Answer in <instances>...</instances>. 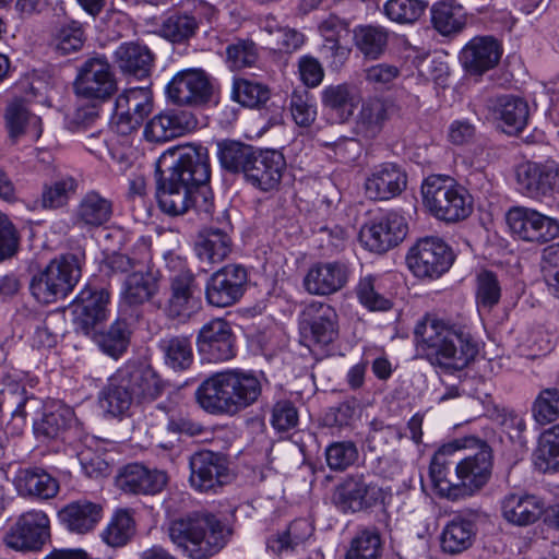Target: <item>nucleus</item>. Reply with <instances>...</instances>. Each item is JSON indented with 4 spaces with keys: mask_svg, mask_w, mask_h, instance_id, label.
<instances>
[{
    "mask_svg": "<svg viewBox=\"0 0 559 559\" xmlns=\"http://www.w3.org/2000/svg\"><path fill=\"white\" fill-rule=\"evenodd\" d=\"M263 384L252 371L228 369L206 378L195 391L201 408L213 415H235L253 405Z\"/></svg>",
    "mask_w": 559,
    "mask_h": 559,
    "instance_id": "nucleus-1",
    "label": "nucleus"
},
{
    "mask_svg": "<svg viewBox=\"0 0 559 559\" xmlns=\"http://www.w3.org/2000/svg\"><path fill=\"white\" fill-rule=\"evenodd\" d=\"M428 361L445 372L462 370L477 355V347L463 328L441 320L424 319L414 331Z\"/></svg>",
    "mask_w": 559,
    "mask_h": 559,
    "instance_id": "nucleus-2",
    "label": "nucleus"
},
{
    "mask_svg": "<svg viewBox=\"0 0 559 559\" xmlns=\"http://www.w3.org/2000/svg\"><path fill=\"white\" fill-rule=\"evenodd\" d=\"M171 542L192 559H205L225 545V528L213 514L195 512L168 526Z\"/></svg>",
    "mask_w": 559,
    "mask_h": 559,
    "instance_id": "nucleus-3",
    "label": "nucleus"
},
{
    "mask_svg": "<svg viewBox=\"0 0 559 559\" xmlns=\"http://www.w3.org/2000/svg\"><path fill=\"white\" fill-rule=\"evenodd\" d=\"M84 260V252L66 253L51 260L33 275L29 282L32 296L44 305L66 298L81 277Z\"/></svg>",
    "mask_w": 559,
    "mask_h": 559,
    "instance_id": "nucleus-4",
    "label": "nucleus"
},
{
    "mask_svg": "<svg viewBox=\"0 0 559 559\" xmlns=\"http://www.w3.org/2000/svg\"><path fill=\"white\" fill-rule=\"evenodd\" d=\"M421 194L424 205L440 221L455 223L472 213L469 195L450 176H429L421 185Z\"/></svg>",
    "mask_w": 559,
    "mask_h": 559,
    "instance_id": "nucleus-5",
    "label": "nucleus"
},
{
    "mask_svg": "<svg viewBox=\"0 0 559 559\" xmlns=\"http://www.w3.org/2000/svg\"><path fill=\"white\" fill-rule=\"evenodd\" d=\"M454 255L451 248L439 237L419 239L406 255L412 273L419 278H438L452 265Z\"/></svg>",
    "mask_w": 559,
    "mask_h": 559,
    "instance_id": "nucleus-6",
    "label": "nucleus"
},
{
    "mask_svg": "<svg viewBox=\"0 0 559 559\" xmlns=\"http://www.w3.org/2000/svg\"><path fill=\"white\" fill-rule=\"evenodd\" d=\"M384 491L364 474L345 476L334 488L332 501L344 513L360 512L383 502Z\"/></svg>",
    "mask_w": 559,
    "mask_h": 559,
    "instance_id": "nucleus-7",
    "label": "nucleus"
},
{
    "mask_svg": "<svg viewBox=\"0 0 559 559\" xmlns=\"http://www.w3.org/2000/svg\"><path fill=\"white\" fill-rule=\"evenodd\" d=\"M337 313L330 305L313 301L302 311L301 343L309 349L323 348L337 337Z\"/></svg>",
    "mask_w": 559,
    "mask_h": 559,
    "instance_id": "nucleus-8",
    "label": "nucleus"
},
{
    "mask_svg": "<svg viewBox=\"0 0 559 559\" xmlns=\"http://www.w3.org/2000/svg\"><path fill=\"white\" fill-rule=\"evenodd\" d=\"M153 109L147 88L134 87L122 92L115 102L111 128L121 135L136 131Z\"/></svg>",
    "mask_w": 559,
    "mask_h": 559,
    "instance_id": "nucleus-9",
    "label": "nucleus"
},
{
    "mask_svg": "<svg viewBox=\"0 0 559 559\" xmlns=\"http://www.w3.org/2000/svg\"><path fill=\"white\" fill-rule=\"evenodd\" d=\"M511 231L528 242L545 243L559 236L557 219L525 206H514L507 213Z\"/></svg>",
    "mask_w": 559,
    "mask_h": 559,
    "instance_id": "nucleus-10",
    "label": "nucleus"
},
{
    "mask_svg": "<svg viewBox=\"0 0 559 559\" xmlns=\"http://www.w3.org/2000/svg\"><path fill=\"white\" fill-rule=\"evenodd\" d=\"M74 88L85 98L107 99L117 91L111 66L104 56L88 58L79 69Z\"/></svg>",
    "mask_w": 559,
    "mask_h": 559,
    "instance_id": "nucleus-11",
    "label": "nucleus"
},
{
    "mask_svg": "<svg viewBox=\"0 0 559 559\" xmlns=\"http://www.w3.org/2000/svg\"><path fill=\"white\" fill-rule=\"evenodd\" d=\"M50 538V525L47 514L32 510L20 515L5 534V545L20 551H38Z\"/></svg>",
    "mask_w": 559,
    "mask_h": 559,
    "instance_id": "nucleus-12",
    "label": "nucleus"
},
{
    "mask_svg": "<svg viewBox=\"0 0 559 559\" xmlns=\"http://www.w3.org/2000/svg\"><path fill=\"white\" fill-rule=\"evenodd\" d=\"M493 467L491 448L481 442L478 450L455 463V480H459L460 498L472 496L489 481Z\"/></svg>",
    "mask_w": 559,
    "mask_h": 559,
    "instance_id": "nucleus-13",
    "label": "nucleus"
},
{
    "mask_svg": "<svg viewBox=\"0 0 559 559\" xmlns=\"http://www.w3.org/2000/svg\"><path fill=\"white\" fill-rule=\"evenodd\" d=\"M407 231L405 218L396 212H390L364 225L359 238L370 251L382 253L402 242Z\"/></svg>",
    "mask_w": 559,
    "mask_h": 559,
    "instance_id": "nucleus-14",
    "label": "nucleus"
},
{
    "mask_svg": "<svg viewBox=\"0 0 559 559\" xmlns=\"http://www.w3.org/2000/svg\"><path fill=\"white\" fill-rule=\"evenodd\" d=\"M110 295L105 288L86 285L73 304V324L76 331L91 335L107 320Z\"/></svg>",
    "mask_w": 559,
    "mask_h": 559,
    "instance_id": "nucleus-15",
    "label": "nucleus"
},
{
    "mask_svg": "<svg viewBox=\"0 0 559 559\" xmlns=\"http://www.w3.org/2000/svg\"><path fill=\"white\" fill-rule=\"evenodd\" d=\"M247 281V271L239 264H229L219 269L206 283L207 302L218 308L236 304L245 293Z\"/></svg>",
    "mask_w": 559,
    "mask_h": 559,
    "instance_id": "nucleus-16",
    "label": "nucleus"
},
{
    "mask_svg": "<svg viewBox=\"0 0 559 559\" xmlns=\"http://www.w3.org/2000/svg\"><path fill=\"white\" fill-rule=\"evenodd\" d=\"M515 175L520 192L532 199L550 195L559 187V164L554 160L522 163Z\"/></svg>",
    "mask_w": 559,
    "mask_h": 559,
    "instance_id": "nucleus-17",
    "label": "nucleus"
},
{
    "mask_svg": "<svg viewBox=\"0 0 559 559\" xmlns=\"http://www.w3.org/2000/svg\"><path fill=\"white\" fill-rule=\"evenodd\" d=\"M199 354L209 361H226L235 356V336L231 325L222 318L205 323L195 340Z\"/></svg>",
    "mask_w": 559,
    "mask_h": 559,
    "instance_id": "nucleus-18",
    "label": "nucleus"
},
{
    "mask_svg": "<svg viewBox=\"0 0 559 559\" xmlns=\"http://www.w3.org/2000/svg\"><path fill=\"white\" fill-rule=\"evenodd\" d=\"M169 153L176 160L169 168L168 176L178 177L181 183L192 190L195 186L210 182L211 169L206 148L183 146Z\"/></svg>",
    "mask_w": 559,
    "mask_h": 559,
    "instance_id": "nucleus-19",
    "label": "nucleus"
},
{
    "mask_svg": "<svg viewBox=\"0 0 559 559\" xmlns=\"http://www.w3.org/2000/svg\"><path fill=\"white\" fill-rule=\"evenodd\" d=\"M189 483L200 492L215 490L223 486L228 477L226 459L217 452L202 450L193 453L189 459Z\"/></svg>",
    "mask_w": 559,
    "mask_h": 559,
    "instance_id": "nucleus-20",
    "label": "nucleus"
},
{
    "mask_svg": "<svg viewBox=\"0 0 559 559\" xmlns=\"http://www.w3.org/2000/svg\"><path fill=\"white\" fill-rule=\"evenodd\" d=\"M195 116L187 109H166L147 121L144 139L151 143H165L182 136L197 128Z\"/></svg>",
    "mask_w": 559,
    "mask_h": 559,
    "instance_id": "nucleus-21",
    "label": "nucleus"
},
{
    "mask_svg": "<svg viewBox=\"0 0 559 559\" xmlns=\"http://www.w3.org/2000/svg\"><path fill=\"white\" fill-rule=\"evenodd\" d=\"M212 86L201 69H187L176 73L166 86L168 99L177 105H200L210 99Z\"/></svg>",
    "mask_w": 559,
    "mask_h": 559,
    "instance_id": "nucleus-22",
    "label": "nucleus"
},
{
    "mask_svg": "<svg viewBox=\"0 0 559 559\" xmlns=\"http://www.w3.org/2000/svg\"><path fill=\"white\" fill-rule=\"evenodd\" d=\"M197 288L195 276L190 270H182L169 280V296L164 313L170 320L187 322L194 312Z\"/></svg>",
    "mask_w": 559,
    "mask_h": 559,
    "instance_id": "nucleus-23",
    "label": "nucleus"
},
{
    "mask_svg": "<svg viewBox=\"0 0 559 559\" xmlns=\"http://www.w3.org/2000/svg\"><path fill=\"white\" fill-rule=\"evenodd\" d=\"M407 186L405 171L394 163L376 166L365 181V192L370 200H390L400 195Z\"/></svg>",
    "mask_w": 559,
    "mask_h": 559,
    "instance_id": "nucleus-24",
    "label": "nucleus"
},
{
    "mask_svg": "<svg viewBox=\"0 0 559 559\" xmlns=\"http://www.w3.org/2000/svg\"><path fill=\"white\" fill-rule=\"evenodd\" d=\"M285 169L283 155L273 150H258L243 177L253 187L270 191L276 188Z\"/></svg>",
    "mask_w": 559,
    "mask_h": 559,
    "instance_id": "nucleus-25",
    "label": "nucleus"
},
{
    "mask_svg": "<svg viewBox=\"0 0 559 559\" xmlns=\"http://www.w3.org/2000/svg\"><path fill=\"white\" fill-rule=\"evenodd\" d=\"M502 55L500 44L491 36H477L462 49L460 59L469 74L480 75L495 68Z\"/></svg>",
    "mask_w": 559,
    "mask_h": 559,
    "instance_id": "nucleus-26",
    "label": "nucleus"
},
{
    "mask_svg": "<svg viewBox=\"0 0 559 559\" xmlns=\"http://www.w3.org/2000/svg\"><path fill=\"white\" fill-rule=\"evenodd\" d=\"M348 281V269L341 262H319L304 278V287L311 295L328 296L341 290Z\"/></svg>",
    "mask_w": 559,
    "mask_h": 559,
    "instance_id": "nucleus-27",
    "label": "nucleus"
},
{
    "mask_svg": "<svg viewBox=\"0 0 559 559\" xmlns=\"http://www.w3.org/2000/svg\"><path fill=\"white\" fill-rule=\"evenodd\" d=\"M4 124L11 144H15L22 136L28 135L36 141L41 135V119L32 114L27 100L22 97L13 98L4 111Z\"/></svg>",
    "mask_w": 559,
    "mask_h": 559,
    "instance_id": "nucleus-28",
    "label": "nucleus"
},
{
    "mask_svg": "<svg viewBox=\"0 0 559 559\" xmlns=\"http://www.w3.org/2000/svg\"><path fill=\"white\" fill-rule=\"evenodd\" d=\"M160 275L147 262L128 274L122 284L121 300L128 306H141L148 302L159 292Z\"/></svg>",
    "mask_w": 559,
    "mask_h": 559,
    "instance_id": "nucleus-29",
    "label": "nucleus"
},
{
    "mask_svg": "<svg viewBox=\"0 0 559 559\" xmlns=\"http://www.w3.org/2000/svg\"><path fill=\"white\" fill-rule=\"evenodd\" d=\"M114 203L98 191L86 192L73 211V224L87 230L105 226L112 216Z\"/></svg>",
    "mask_w": 559,
    "mask_h": 559,
    "instance_id": "nucleus-30",
    "label": "nucleus"
},
{
    "mask_svg": "<svg viewBox=\"0 0 559 559\" xmlns=\"http://www.w3.org/2000/svg\"><path fill=\"white\" fill-rule=\"evenodd\" d=\"M114 62L121 74L142 80L151 73L154 55L145 45L122 43L114 52Z\"/></svg>",
    "mask_w": 559,
    "mask_h": 559,
    "instance_id": "nucleus-31",
    "label": "nucleus"
},
{
    "mask_svg": "<svg viewBox=\"0 0 559 559\" xmlns=\"http://www.w3.org/2000/svg\"><path fill=\"white\" fill-rule=\"evenodd\" d=\"M13 484L22 497L39 500L55 498L59 492V483L40 467H24L16 472Z\"/></svg>",
    "mask_w": 559,
    "mask_h": 559,
    "instance_id": "nucleus-32",
    "label": "nucleus"
},
{
    "mask_svg": "<svg viewBox=\"0 0 559 559\" xmlns=\"http://www.w3.org/2000/svg\"><path fill=\"white\" fill-rule=\"evenodd\" d=\"M495 118L502 122V130L508 134L521 132L530 117L528 104L521 97L501 95L490 100Z\"/></svg>",
    "mask_w": 559,
    "mask_h": 559,
    "instance_id": "nucleus-33",
    "label": "nucleus"
},
{
    "mask_svg": "<svg viewBox=\"0 0 559 559\" xmlns=\"http://www.w3.org/2000/svg\"><path fill=\"white\" fill-rule=\"evenodd\" d=\"M100 504L88 500H76L64 506L58 513L61 524L75 534H86L95 528L102 519Z\"/></svg>",
    "mask_w": 559,
    "mask_h": 559,
    "instance_id": "nucleus-34",
    "label": "nucleus"
},
{
    "mask_svg": "<svg viewBox=\"0 0 559 559\" xmlns=\"http://www.w3.org/2000/svg\"><path fill=\"white\" fill-rule=\"evenodd\" d=\"M167 474L158 469H148L141 464H130L120 476L121 488L135 495H154L167 484Z\"/></svg>",
    "mask_w": 559,
    "mask_h": 559,
    "instance_id": "nucleus-35",
    "label": "nucleus"
},
{
    "mask_svg": "<svg viewBox=\"0 0 559 559\" xmlns=\"http://www.w3.org/2000/svg\"><path fill=\"white\" fill-rule=\"evenodd\" d=\"M543 502L534 495L511 493L501 503L503 518L511 524L527 526L535 523L543 513Z\"/></svg>",
    "mask_w": 559,
    "mask_h": 559,
    "instance_id": "nucleus-36",
    "label": "nucleus"
},
{
    "mask_svg": "<svg viewBox=\"0 0 559 559\" xmlns=\"http://www.w3.org/2000/svg\"><path fill=\"white\" fill-rule=\"evenodd\" d=\"M165 176L158 180L156 197L160 210L171 216L185 214L191 207L190 193L193 190L179 181Z\"/></svg>",
    "mask_w": 559,
    "mask_h": 559,
    "instance_id": "nucleus-37",
    "label": "nucleus"
},
{
    "mask_svg": "<svg viewBox=\"0 0 559 559\" xmlns=\"http://www.w3.org/2000/svg\"><path fill=\"white\" fill-rule=\"evenodd\" d=\"M454 452L455 449L451 444L440 448L431 460L429 476L435 489L441 497L457 500L460 499L459 480H455V475L449 477L451 474L450 467L454 463L449 460V455Z\"/></svg>",
    "mask_w": 559,
    "mask_h": 559,
    "instance_id": "nucleus-38",
    "label": "nucleus"
},
{
    "mask_svg": "<svg viewBox=\"0 0 559 559\" xmlns=\"http://www.w3.org/2000/svg\"><path fill=\"white\" fill-rule=\"evenodd\" d=\"M263 43L275 52L292 53L305 43L302 33L282 25L275 17L267 16L261 23Z\"/></svg>",
    "mask_w": 559,
    "mask_h": 559,
    "instance_id": "nucleus-39",
    "label": "nucleus"
},
{
    "mask_svg": "<svg viewBox=\"0 0 559 559\" xmlns=\"http://www.w3.org/2000/svg\"><path fill=\"white\" fill-rule=\"evenodd\" d=\"M157 349L166 367L176 372L188 370L193 364L194 355L189 336L167 335L159 338Z\"/></svg>",
    "mask_w": 559,
    "mask_h": 559,
    "instance_id": "nucleus-40",
    "label": "nucleus"
},
{
    "mask_svg": "<svg viewBox=\"0 0 559 559\" xmlns=\"http://www.w3.org/2000/svg\"><path fill=\"white\" fill-rule=\"evenodd\" d=\"M231 247L233 242L227 233L219 228H210L200 233L195 242V252L202 262L216 264L228 257Z\"/></svg>",
    "mask_w": 559,
    "mask_h": 559,
    "instance_id": "nucleus-41",
    "label": "nucleus"
},
{
    "mask_svg": "<svg viewBox=\"0 0 559 559\" xmlns=\"http://www.w3.org/2000/svg\"><path fill=\"white\" fill-rule=\"evenodd\" d=\"M388 119L389 105L383 99L370 98L361 106L355 132L367 140L376 139L381 133Z\"/></svg>",
    "mask_w": 559,
    "mask_h": 559,
    "instance_id": "nucleus-42",
    "label": "nucleus"
},
{
    "mask_svg": "<svg viewBox=\"0 0 559 559\" xmlns=\"http://www.w3.org/2000/svg\"><path fill=\"white\" fill-rule=\"evenodd\" d=\"M430 14L433 28L442 36L456 35L466 25V13L459 3L438 1L431 7Z\"/></svg>",
    "mask_w": 559,
    "mask_h": 559,
    "instance_id": "nucleus-43",
    "label": "nucleus"
},
{
    "mask_svg": "<svg viewBox=\"0 0 559 559\" xmlns=\"http://www.w3.org/2000/svg\"><path fill=\"white\" fill-rule=\"evenodd\" d=\"M2 400L12 408V416L25 421L27 417L37 415L44 407L43 400L20 382L9 383L2 390Z\"/></svg>",
    "mask_w": 559,
    "mask_h": 559,
    "instance_id": "nucleus-44",
    "label": "nucleus"
},
{
    "mask_svg": "<svg viewBox=\"0 0 559 559\" xmlns=\"http://www.w3.org/2000/svg\"><path fill=\"white\" fill-rule=\"evenodd\" d=\"M475 535V525L472 521L455 518L442 530L441 548L450 555L460 554L472 546Z\"/></svg>",
    "mask_w": 559,
    "mask_h": 559,
    "instance_id": "nucleus-45",
    "label": "nucleus"
},
{
    "mask_svg": "<svg viewBox=\"0 0 559 559\" xmlns=\"http://www.w3.org/2000/svg\"><path fill=\"white\" fill-rule=\"evenodd\" d=\"M257 151L251 145L234 140H224L217 143L221 166L233 174L245 175Z\"/></svg>",
    "mask_w": 559,
    "mask_h": 559,
    "instance_id": "nucleus-46",
    "label": "nucleus"
},
{
    "mask_svg": "<svg viewBox=\"0 0 559 559\" xmlns=\"http://www.w3.org/2000/svg\"><path fill=\"white\" fill-rule=\"evenodd\" d=\"M75 420L72 408L66 405H53L46 411L40 420L34 423L37 437L56 439L60 437Z\"/></svg>",
    "mask_w": 559,
    "mask_h": 559,
    "instance_id": "nucleus-47",
    "label": "nucleus"
},
{
    "mask_svg": "<svg viewBox=\"0 0 559 559\" xmlns=\"http://www.w3.org/2000/svg\"><path fill=\"white\" fill-rule=\"evenodd\" d=\"M131 332L126 320L117 319L105 332L91 334L100 350L112 358H119L128 348Z\"/></svg>",
    "mask_w": 559,
    "mask_h": 559,
    "instance_id": "nucleus-48",
    "label": "nucleus"
},
{
    "mask_svg": "<svg viewBox=\"0 0 559 559\" xmlns=\"http://www.w3.org/2000/svg\"><path fill=\"white\" fill-rule=\"evenodd\" d=\"M198 28L199 22L193 15L176 11L164 19L159 34L169 41L180 44L191 38Z\"/></svg>",
    "mask_w": 559,
    "mask_h": 559,
    "instance_id": "nucleus-49",
    "label": "nucleus"
},
{
    "mask_svg": "<svg viewBox=\"0 0 559 559\" xmlns=\"http://www.w3.org/2000/svg\"><path fill=\"white\" fill-rule=\"evenodd\" d=\"M116 381L115 376L109 379L107 386L102 392L99 403L102 408L108 414L120 416L130 408L134 397L126 386Z\"/></svg>",
    "mask_w": 559,
    "mask_h": 559,
    "instance_id": "nucleus-50",
    "label": "nucleus"
},
{
    "mask_svg": "<svg viewBox=\"0 0 559 559\" xmlns=\"http://www.w3.org/2000/svg\"><path fill=\"white\" fill-rule=\"evenodd\" d=\"M501 285L498 275L483 270L476 275L475 296L479 309L491 310L501 298Z\"/></svg>",
    "mask_w": 559,
    "mask_h": 559,
    "instance_id": "nucleus-51",
    "label": "nucleus"
},
{
    "mask_svg": "<svg viewBox=\"0 0 559 559\" xmlns=\"http://www.w3.org/2000/svg\"><path fill=\"white\" fill-rule=\"evenodd\" d=\"M357 48L370 59L379 58L388 44V33L376 26H361L354 32Z\"/></svg>",
    "mask_w": 559,
    "mask_h": 559,
    "instance_id": "nucleus-52",
    "label": "nucleus"
},
{
    "mask_svg": "<svg viewBox=\"0 0 559 559\" xmlns=\"http://www.w3.org/2000/svg\"><path fill=\"white\" fill-rule=\"evenodd\" d=\"M428 2L425 0H388L384 14L399 24H414L425 13Z\"/></svg>",
    "mask_w": 559,
    "mask_h": 559,
    "instance_id": "nucleus-53",
    "label": "nucleus"
},
{
    "mask_svg": "<svg viewBox=\"0 0 559 559\" xmlns=\"http://www.w3.org/2000/svg\"><path fill=\"white\" fill-rule=\"evenodd\" d=\"M382 542L376 530H364L350 542L345 559H380Z\"/></svg>",
    "mask_w": 559,
    "mask_h": 559,
    "instance_id": "nucleus-54",
    "label": "nucleus"
},
{
    "mask_svg": "<svg viewBox=\"0 0 559 559\" xmlns=\"http://www.w3.org/2000/svg\"><path fill=\"white\" fill-rule=\"evenodd\" d=\"M132 515L127 510H119L102 534L103 540L111 547L126 545L134 534Z\"/></svg>",
    "mask_w": 559,
    "mask_h": 559,
    "instance_id": "nucleus-55",
    "label": "nucleus"
},
{
    "mask_svg": "<svg viewBox=\"0 0 559 559\" xmlns=\"http://www.w3.org/2000/svg\"><path fill=\"white\" fill-rule=\"evenodd\" d=\"M533 418L539 425H548L559 418V390L546 388L536 396L532 405Z\"/></svg>",
    "mask_w": 559,
    "mask_h": 559,
    "instance_id": "nucleus-56",
    "label": "nucleus"
},
{
    "mask_svg": "<svg viewBox=\"0 0 559 559\" xmlns=\"http://www.w3.org/2000/svg\"><path fill=\"white\" fill-rule=\"evenodd\" d=\"M201 424L181 415L170 416L167 420L165 432L170 435L167 440H160L158 447L164 450H171L180 440V436L195 437L203 432Z\"/></svg>",
    "mask_w": 559,
    "mask_h": 559,
    "instance_id": "nucleus-57",
    "label": "nucleus"
},
{
    "mask_svg": "<svg viewBox=\"0 0 559 559\" xmlns=\"http://www.w3.org/2000/svg\"><path fill=\"white\" fill-rule=\"evenodd\" d=\"M289 109L295 123L299 127H310L317 117L313 96L305 88L295 90L290 95Z\"/></svg>",
    "mask_w": 559,
    "mask_h": 559,
    "instance_id": "nucleus-58",
    "label": "nucleus"
},
{
    "mask_svg": "<svg viewBox=\"0 0 559 559\" xmlns=\"http://www.w3.org/2000/svg\"><path fill=\"white\" fill-rule=\"evenodd\" d=\"M535 465L548 471L559 465V424L554 426L534 452Z\"/></svg>",
    "mask_w": 559,
    "mask_h": 559,
    "instance_id": "nucleus-59",
    "label": "nucleus"
},
{
    "mask_svg": "<svg viewBox=\"0 0 559 559\" xmlns=\"http://www.w3.org/2000/svg\"><path fill=\"white\" fill-rule=\"evenodd\" d=\"M233 98L246 107H258L270 98L266 86L248 80H237L234 83Z\"/></svg>",
    "mask_w": 559,
    "mask_h": 559,
    "instance_id": "nucleus-60",
    "label": "nucleus"
},
{
    "mask_svg": "<svg viewBox=\"0 0 559 559\" xmlns=\"http://www.w3.org/2000/svg\"><path fill=\"white\" fill-rule=\"evenodd\" d=\"M310 535V528L305 520H297L289 524L287 530L269 540V546L275 552L293 550L304 543Z\"/></svg>",
    "mask_w": 559,
    "mask_h": 559,
    "instance_id": "nucleus-61",
    "label": "nucleus"
},
{
    "mask_svg": "<svg viewBox=\"0 0 559 559\" xmlns=\"http://www.w3.org/2000/svg\"><path fill=\"white\" fill-rule=\"evenodd\" d=\"M84 41L83 28L79 23L72 22L62 26L57 32L52 40V46L59 55L67 56L79 51L83 47Z\"/></svg>",
    "mask_w": 559,
    "mask_h": 559,
    "instance_id": "nucleus-62",
    "label": "nucleus"
},
{
    "mask_svg": "<svg viewBox=\"0 0 559 559\" xmlns=\"http://www.w3.org/2000/svg\"><path fill=\"white\" fill-rule=\"evenodd\" d=\"M78 183L72 177L62 178L51 186H45L41 193V205L45 209L64 206L70 195L76 190Z\"/></svg>",
    "mask_w": 559,
    "mask_h": 559,
    "instance_id": "nucleus-63",
    "label": "nucleus"
},
{
    "mask_svg": "<svg viewBox=\"0 0 559 559\" xmlns=\"http://www.w3.org/2000/svg\"><path fill=\"white\" fill-rule=\"evenodd\" d=\"M328 466L333 471H344L358 459V449L353 441H340L325 450Z\"/></svg>",
    "mask_w": 559,
    "mask_h": 559,
    "instance_id": "nucleus-64",
    "label": "nucleus"
}]
</instances>
